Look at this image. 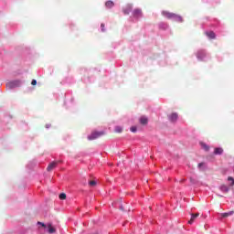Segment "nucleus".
Instances as JSON below:
<instances>
[{
    "instance_id": "nucleus-1",
    "label": "nucleus",
    "mask_w": 234,
    "mask_h": 234,
    "mask_svg": "<svg viewBox=\"0 0 234 234\" xmlns=\"http://www.w3.org/2000/svg\"><path fill=\"white\" fill-rule=\"evenodd\" d=\"M103 132H93L88 136V140H96L97 138H100V136H103Z\"/></svg>"
},
{
    "instance_id": "nucleus-2",
    "label": "nucleus",
    "mask_w": 234,
    "mask_h": 234,
    "mask_svg": "<svg viewBox=\"0 0 234 234\" xmlns=\"http://www.w3.org/2000/svg\"><path fill=\"white\" fill-rule=\"evenodd\" d=\"M60 161H54L51 162L48 167H47V171L50 172V171H54V169H56V167H58V164H59Z\"/></svg>"
},
{
    "instance_id": "nucleus-3",
    "label": "nucleus",
    "mask_w": 234,
    "mask_h": 234,
    "mask_svg": "<svg viewBox=\"0 0 234 234\" xmlns=\"http://www.w3.org/2000/svg\"><path fill=\"white\" fill-rule=\"evenodd\" d=\"M162 16H164V17H166V19H173L175 17V14L169 13L168 11H163Z\"/></svg>"
},
{
    "instance_id": "nucleus-4",
    "label": "nucleus",
    "mask_w": 234,
    "mask_h": 234,
    "mask_svg": "<svg viewBox=\"0 0 234 234\" xmlns=\"http://www.w3.org/2000/svg\"><path fill=\"white\" fill-rule=\"evenodd\" d=\"M197 59H200L202 61V59H204L206 58V51L205 50L197 51Z\"/></svg>"
},
{
    "instance_id": "nucleus-5",
    "label": "nucleus",
    "mask_w": 234,
    "mask_h": 234,
    "mask_svg": "<svg viewBox=\"0 0 234 234\" xmlns=\"http://www.w3.org/2000/svg\"><path fill=\"white\" fill-rule=\"evenodd\" d=\"M132 11H133V5H126V6L124 7V9H123V14H124L125 16H129V14H130Z\"/></svg>"
},
{
    "instance_id": "nucleus-6",
    "label": "nucleus",
    "mask_w": 234,
    "mask_h": 234,
    "mask_svg": "<svg viewBox=\"0 0 234 234\" xmlns=\"http://www.w3.org/2000/svg\"><path fill=\"white\" fill-rule=\"evenodd\" d=\"M18 86H19V81H11L6 84V87H8V89H15V87H18Z\"/></svg>"
},
{
    "instance_id": "nucleus-7",
    "label": "nucleus",
    "mask_w": 234,
    "mask_h": 234,
    "mask_svg": "<svg viewBox=\"0 0 234 234\" xmlns=\"http://www.w3.org/2000/svg\"><path fill=\"white\" fill-rule=\"evenodd\" d=\"M141 125H147V123H149V119H147V117L145 116H142L139 120Z\"/></svg>"
},
{
    "instance_id": "nucleus-8",
    "label": "nucleus",
    "mask_w": 234,
    "mask_h": 234,
    "mask_svg": "<svg viewBox=\"0 0 234 234\" xmlns=\"http://www.w3.org/2000/svg\"><path fill=\"white\" fill-rule=\"evenodd\" d=\"M205 34L209 39H215V37H217V35H215V32L213 31H207Z\"/></svg>"
},
{
    "instance_id": "nucleus-9",
    "label": "nucleus",
    "mask_w": 234,
    "mask_h": 234,
    "mask_svg": "<svg viewBox=\"0 0 234 234\" xmlns=\"http://www.w3.org/2000/svg\"><path fill=\"white\" fill-rule=\"evenodd\" d=\"M169 120L170 122H176V120H178V113L173 112L172 114H170Z\"/></svg>"
},
{
    "instance_id": "nucleus-10",
    "label": "nucleus",
    "mask_w": 234,
    "mask_h": 234,
    "mask_svg": "<svg viewBox=\"0 0 234 234\" xmlns=\"http://www.w3.org/2000/svg\"><path fill=\"white\" fill-rule=\"evenodd\" d=\"M133 17H140L142 16V10L141 9H134L133 12Z\"/></svg>"
},
{
    "instance_id": "nucleus-11",
    "label": "nucleus",
    "mask_w": 234,
    "mask_h": 234,
    "mask_svg": "<svg viewBox=\"0 0 234 234\" xmlns=\"http://www.w3.org/2000/svg\"><path fill=\"white\" fill-rule=\"evenodd\" d=\"M199 216H200L199 213L192 214L191 218L188 221V224H193V222H195V219L197 218V217Z\"/></svg>"
},
{
    "instance_id": "nucleus-12",
    "label": "nucleus",
    "mask_w": 234,
    "mask_h": 234,
    "mask_svg": "<svg viewBox=\"0 0 234 234\" xmlns=\"http://www.w3.org/2000/svg\"><path fill=\"white\" fill-rule=\"evenodd\" d=\"M173 19H175V21H177L178 23H182V21H184V19L182 18V16H178V15H176V14L174 15Z\"/></svg>"
},
{
    "instance_id": "nucleus-13",
    "label": "nucleus",
    "mask_w": 234,
    "mask_h": 234,
    "mask_svg": "<svg viewBox=\"0 0 234 234\" xmlns=\"http://www.w3.org/2000/svg\"><path fill=\"white\" fill-rule=\"evenodd\" d=\"M220 191H222L223 193H228L229 191V187H228V186L226 185H222L220 187H219Z\"/></svg>"
},
{
    "instance_id": "nucleus-14",
    "label": "nucleus",
    "mask_w": 234,
    "mask_h": 234,
    "mask_svg": "<svg viewBox=\"0 0 234 234\" xmlns=\"http://www.w3.org/2000/svg\"><path fill=\"white\" fill-rule=\"evenodd\" d=\"M233 211H229V212H225V213H222L221 214V217L223 218H228V217H231V215H233Z\"/></svg>"
},
{
    "instance_id": "nucleus-15",
    "label": "nucleus",
    "mask_w": 234,
    "mask_h": 234,
    "mask_svg": "<svg viewBox=\"0 0 234 234\" xmlns=\"http://www.w3.org/2000/svg\"><path fill=\"white\" fill-rule=\"evenodd\" d=\"M105 6H106V8H112V6H114V2H112V1H107L106 3H105Z\"/></svg>"
},
{
    "instance_id": "nucleus-16",
    "label": "nucleus",
    "mask_w": 234,
    "mask_h": 234,
    "mask_svg": "<svg viewBox=\"0 0 234 234\" xmlns=\"http://www.w3.org/2000/svg\"><path fill=\"white\" fill-rule=\"evenodd\" d=\"M224 153V149L222 148H215L214 149V154H222Z\"/></svg>"
},
{
    "instance_id": "nucleus-17",
    "label": "nucleus",
    "mask_w": 234,
    "mask_h": 234,
    "mask_svg": "<svg viewBox=\"0 0 234 234\" xmlns=\"http://www.w3.org/2000/svg\"><path fill=\"white\" fill-rule=\"evenodd\" d=\"M48 233H56V229H54L52 225L48 226Z\"/></svg>"
},
{
    "instance_id": "nucleus-18",
    "label": "nucleus",
    "mask_w": 234,
    "mask_h": 234,
    "mask_svg": "<svg viewBox=\"0 0 234 234\" xmlns=\"http://www.w3.org/2000/svg\"><path fill=\"white\" fill-rule=\"evenodd\" d=\"M58 197L60 198V200H65L67 198V194L62 193L58 196Z\"/></svg>"
},
{
    "instance_id": "nucleus-19",
    "label": "nucleus",
    "mask_w": 234,
    "mask_h": 234,
    "mask_svg": "<svg viewBox=\"0 0 234 234\" xmlns=\"http://www.w3.org/2000/svg\"><path fill=\"white\" fill-rule=\"evenodd\" d=\"M96 181L95 180H91V181H90L89 182V186H90V187H94V186H96Z\"/></svg>"
},
{
    "instance_id": "nucleus-20",
    "label": "nucleus",
    "mask_w": 234,
    "mask_h": 234,
    "mask_svg": "<svg viewBox=\"0 0 234 234\" xmlns=\"http://www.w3.org/2000/svg\"><path fill=\"white\" fill-rule=\"evenodd\" d=\"M201 146L203 147V149H205V151H209V147L207 146V144L202 143Z\"/></svg>"
},
{
    "instance_id": "nucleus-21",
    "label": "nucleus",
    "mask_w": 234,
    "mask_h": 234,
    "mask_svg": "<svg viewBox=\"0 0 234 234\" xmlns=\"http://www.w3.org/2000/svg\"><path fill=\"white\" fill-rule=\"evenodd\" d=\"M229 182H231L230 186H234V178L231 176L228 177Z\"/></svg>"
},
{
    "instance_id": "nucleus-22",
    "label": "nucleus",
    "mask_w": 234,
    "mask_h": 234,
    "mask_svg": "<svg viewBox=\"0 0 234 234\" xmlns=\"http://www.w3.org/2000/svg\"><path fill=\"white\" fill-rule=\"evenodd\" d=\"M123 130L122 129V127H120V126H117L116 128H115V133H122Z\"/></svg>"
},
{
    "instance_id": "nucleus-23",
    "label": "nucleus",
    "mask_w": 234,
    "mask_h": 234,
    "mask_svg": "<svg viewBox=\"0 0 234 234\" xmlns=\"http://www.w3.org/2000/svg\"><path fill=\"white\" fill-rule=\"evenodd\" d=\"M130 131H131L132 133H136V131H137L136 126H132L131 129H130Z\"/></svg>"
},
{
    "instance_id": "nucleus-24",
    "label": "nucleus",
    "mask_w": 234,
    "mask_h": 234,
    "mask_svg": "<svg viewBox=\"0 0 234 234\" xmlns=\"http://www.w3.org/2000/svg\"><path fill=\"white\" fill-rule=\"evenodd\" d=\"M31 85H33V86L37 85V80H33L31 81Z\"/></svg>"
},
{
    "instance_id": "nucleus-25",
    "label": "nucleus",
    "mask_w": 234,
    "mask_h": 234,
    "mask_svg": "<svg viewBox=\"0 0 234 234\" xmlns=\"http://www.w3.org/2000/svg\"><path fill=\"white\" fill-rule=\"evenodd\" d=\"M101 31H102V32H105V24H101Z\"/></svg>"
},
{
    "instance_id": "nucleus-26",
    "label": "nucleus",
    "mask_w": 234,
    "mask_h": 234,
    "mask_svg": "<svg viewBox=\"0 0 234 234\" xmlns=\"http://www.w3.org/2000/svg\"><path fill=\"white\" fill-rule=\"evenodd\" d=\"M190 182H191V184H197V181L195 179H193L192 177H190Z\"/></svg>"
},
{
    "instance_id": "nucleus-27",
    "label": "nucleus",
    "mask_w": 234,
    "mask_h": 234,
    "mask_svg": "<svg viewBox=\"0 0 234 234\" xmlns=\"http://www.w3.org/2000/svg\"><path fill=\"white\" fill-rule=\"evenodd\" d=\"M43 228H47V226L44 223L38 222Z\"/></svg>"
},
{
    "instance_id": "nucleus-28",
    "label": "nucleus",
    "mask_w": 234,
    "mask_h": 234,
    "mask_svg": "<svg viewBox=\"0 0 234 234\" xmlns=\"http://www.w3.org/2000/svg\"><path fill=\"white\" fill-rule=\"evenodd\" d=\"M197 165L198 167H202V165H204V163H199Z\"/></svg>"
},
{
    "instance_id": "nucleus-29",
    "label": "nucleus",
    "mask_w": 234,
    "mask_h": 234,
    "mask_svg": "<svg viewBox=\"0 0 234 234\" xmlns=\"http://www.w3.org/2000/svg\"><path fill=\"white\" fill-rule=\"evenodd\" d=\"M218 197H219L220 198H222V196H220V195H218Z\"/></svg>"
}]
</instances>
